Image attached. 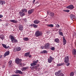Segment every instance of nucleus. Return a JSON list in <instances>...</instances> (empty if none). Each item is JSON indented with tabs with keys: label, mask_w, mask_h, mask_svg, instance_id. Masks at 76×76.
I'll return each mask as SVG.
<instances>
[{
	"label": "nucleus",
	"mask_w": 76,
	"mask_h": 76,
	"mask_svg": "<svg viewBox=\"0 0 76 76\" xmlns=\"http://www.w3.org/2000/svg\"><path fill=\"white\" fill-rule=\"evenodd\" d=\"M42 31H39L38 30L37 31L35 34V36L36 37H39L40 36H42Z\"/></svg>",
	"instance_id": "nucleus-1"
},
{
	"label": "nucleus",
	"mask_w": 76,
	"mask_h": 76,
	"mask_svg": "<svg viewBox=\"0 0 76 76\" xmlns=\"http://www.w3.org/2000/svg\"><path fill=\"white\" fill-rule=\"evenodd\" d=\"M15 61L16 63L17 64H19L20 66H22V63H21V61H22V59H20L19 58H17L15 59Z\"/></svg>",
	"instance_id": "nucleus-2"
},
{
	"label": "nucleus",
	"mask_w": 76,
	"mask_h": 76,
	"mask_svg": "<svg viewBox=\"0 0 76 76\" xmlns=\"http://www.w3.org/2000/svg\"><path fill=\"white\" fill-rule=\"evenodd\" d=\"M53 60H54V58H53L51 56H50L49 58L48 59V62L49 63H51L53 61Z\"/></svg>",
	"instance_id": "nucleus-3"
},
{
	"label": "nucleus",
	"mask_w": 76,
	"mask_h": 76,
	"mask_svg": "<svg viewBox=\"0 0 76 76\" xmlns=\"http://www.w3.org/2000/svg\"><path fill=\"white\" fill-rule=\"evenodd\" d=\"M38 62V60L34 61L31 64V66H36L37 65Z\"/></svg>",
	"instance_id": "nucleus-4"
},
{
	"label": "nucleus",
	"mask_w": 76,
	"mask_h": 76,
	"mask_svg": "<svg viewBox=\"0 0 76 76\" xmlns=\"http://www.w3.org/2000/svg\"><path fill=\"white\" fill-rule=\"evenodd\" d=\"M69 61V58L68 56H66L64 58V62L65 63H68Z\"/></svg>",
	"instance_id": "nucleus-5"
},
{
	"label": "nucleus",
	"mask_w": 76,
	"mask_h": 76,
	"mask_svg": "<svg viewBox=\"0 0 76 76\" xmlns=\"http://www.w3.org/2000/svg\"><path fill=\"white\" fill-rule=\"evenodd\" d=\"M66 8L67 9H70V10H72L74 8V7L72 5H69L66 7Z\"/></svg>",
	"instance_id": "nucleus-6"
},
{
	"label": "nucleus",
	"mask_w": 76,
	"mask_h": 76,
	"mask_svg": "<svg viewBox=\"0 0 76 76\" xmlns=\"http://www.w3.org/2000/svg\"><path fill=\"white\" fill-rule=\"evenodd\" d=\"M50 44L48 43L46 44V45H45V48L46 49H49V48H50Z\"/></svg>",
	"instance_id": "nucleus-7"
},
{
	"label": "nucleus",
	"mask_w": 76,
	"mask_h": 76,
	"mask_svg": "<svg viewBox=\"0 0 76 76\" xmlns=\"http://www.w3.org/2000/svg\"><path fill=\"white\" fill-rule=\"evenodd\" d=\"M34 10L33 9L29 10L28 11V15H31V14H32V13H33V12H34Z\"/></svg>",
	"instance_id": "nucleus-8"
},
{
	"label": "nucleus",
	"mask_w": 76,
	"mask_h": 76,
	"mask_svg": "<svg viewBox=\"0 0 76 76\" xmlns=\"http://www.w3.org/2000/svg\"><path fill=\"white\" fill-rule=\"evenodd\" d=\"M61 71H59L58 72H57L55 73V75L56 76H59L60 74L61 73Z\"/></svg>",
	"instance_id": "nucleus-9"
},
{
	"label": "nucleus",
	"mask_w": 76,
	"mask_h": 76,
	"mask_svg": "<svg viewBox=\"0 0 76 76\" xmlns=\"http://www.w3.org/2000/svg\"><path fill=\"white\" fill-rule=\"evenodd\" d=\"M18 28L20 31L23 30V26L22 25H20L18 26Z\"/></svg>",
	"instance_id": "nucleus-10"
},
{
	"label": "nucleus",
	"mask_w": 76,
	"mask_h": 76,
	"mask_svg": "<svg viewBox=\"0 0 76 76\" xmlns=\"http://www.w3.org/2000/svg\"><path fill=\"white\" fill-rule=\"evenodd\" d=\"M29 69V67H23L22 68V71H25L27 69Z\"/></svg>",
	"instance_id": "nucleus-11"
},
{
	"label": "nucleus",
	"mask_w": 76,
	"mask_h": 76,
	"mask_svg": "<svg viewBox=\"0 0 76 76\" xmlns=\"http://www.w3.org/2000/svg\"><path fill=\"white\" fill-rule=\"evenodd\" d=\"M48 15H50V16H54V13L51 12H48Z\"/></svg>",
	"instance_id": "nucleus-12"
},
{
	"label": "nucleus",
	"mask_w": 76,
	"mask_h": 76,
	"mask_svg": "<svg viewBox=\"0 0 76 76\" xmlns=\"http://www.w3.org/2000/svg\"><path fill=\"white\" fill-rule=\"evenodd\" d=\"M16 72L17 73H20V74H21V75H22V74H23V72H21V71L20 70H17L16 71Z\"/></svg>",
	"instance_id": "nucleus-13"
},
{
	"label": "nucleus",
	"mask_w": 76,
	"mask_h": 76,
	"mask_svg": "<svg viewBox=\"0 0 76 76\" xmlns=\"http://www.w3.org/2000/svg\"><path fill=\"white\" fill-rule=\"evenodd\" d=\"M2 45L3 47L6 48V49H7V48H9V46H8L7 47L6 46V45L4 44H2Z\"/></svg>",
	"instance_id": "nucleus-14"
},
{
	"label": "nucleus",
	"mask_w": 76,
	"mask_h": 76,
	"mask_svg": "<svg viewBox=\"0 0 76 76\" xmlns=\"http://www.w3.org/2000/svg\"><path fill=\"white\" fill-rule=\"evenodd\" d=\"M0 38H1L2 40H3L4 38V36L3 34L0 35Z\"/></svg>",
	"instance_id": "nucleus-15"
},
{
	"label": "nucleus",
	"mask_w": 76,
	"mask_h": 76,
	"mask_svg": "<svg viewBox=\"0 0 76 76\" xmlns=\"http://www.w3.org/2000/svg\"><path fill=\"white\" fill-rule=\"evenodd\" d=\"M55 42H57V43H59L60 42V39H59L56 38L54 40Z\"/></svg>",
	"instance_id": "nucleus-16"
},
{
	"label": "nucleus",
	"mask_w": 76,
	"mask_h": 76,
	"mask_svg": "<svg viewBox=\"0 0 76 76\" xmlns=\"http://www.w3.org/2000/svg\"><path fill=\"white\" fill-rule=\"evenodd\" d=\"M12 42L16 43L18 42V40L16 39L15 38L13 40H12Z\"/></svg>",
	"instance_id": "nucleus-17"
},
{
	"label": "nucleus",
	"mask_w": 76,
	"mask_h": 76,
	"mask_svg": "<svg viewBox=\"0 0 76 76\" xmlns=\"http://www.w3.org/2000/svg\"><path fill=\"white\" fill-rule=\"evenodd\" d=\"M19 14L20 15V16H23L25 15V14H24V13H23V12H20L19 13Z\"/></svg>",
	"instance_id": "nucleus-18"
},
{
	"label": "nucleus",
	"mask_w": 76,
	"mask_h": 76,
	"mask_svg": "<svg viewBox=\"0 0 76 76\" xmlns=\"http://www.w3.org/2000/svg\"><path fill=\"white\" fill-rule=\"evenodd\" d=\"M39 22H40V21L38 20H35L34 21V23L35 24H38Z\"/></svg>",
	"instance_id": "nucleus-19"
},
{
	"label": "nucleus",
	"mask_w": 76,
	"mask_h": 76,
	"mask_svg": "<svg viewBox=\"0 0 76 76\" xmlns=\"http://www.w3.org/2000/svg\"><path fill=\"white\" fill-rule=\"evenodd\" d=\"M10 52L9 51H7L4 53V55L5 56H8L9 55Z\"/></svg>",
	"instance_id": "nucleus-20"
},
{
	"label": "nucleus",
	"mask_w": 76,
	"mask_h": 76,
	"mask_svg": "<svg viewBox=\"0 0 76 76\" xmlns=\"http://www.w3.org/2000/svg\"><path fill=\"white\" fill-rule=\"evenodd\" d=\"M72 54L73 55H76V50L73 49L72 50Z\"/></svg>",
	"instance_id": "nucleus-21"
},
{
	"label": "nucleus",
	"mask_w": 76,
	"mask_h": 76,
	"mask_svg": "<svg viewBox=\"0 0 76 76\" xmlns=\"http://www.w3.org/2000/svg\"><path fill=\"white\" fill-rule=\"evenodd\" d=\"M10 22H13V23H17L18 22V21H16V20H10Z\"/></svg>",
	"instance_id": "nucleus-22"
},
{
	"label": "nucleus",
	"mask_w": 76,
	"mask_h": 76,
	"mask_svg": "<svg viewBox=\"0 0 76 76\" xmlns=\"http://www.w3.org/2000/svg\"><path fill=\"white\" fill-rule=\"evenodd\" d=\"M66 44V40L65 39H63V45H65Z\"/></svg>",
	"instance_id": "nucleus-23"
},
{
	"label": "nucleus",
	"mask_w": 76,
	"mask_h": 76,
	"mask_svg": "<svg viewBox=\"0 0 76 76\" xmlns=\"http://www.w3.org/2000/svg\"><path fill=\"white\" fill-rule=\"evenodd\" d=\"M29 54H30V53H25L24 54V56H25V57H28V56H29Z\"/></svg>",
	"instance_id": "nucleus-24"
},
{
	"label": "nucleus",
	"mask_w": 76,
	"mask_h": 76,
	"mask_svg": "<svg viewBox=\"0 0 76 76\" xmlns=\"http://www.w3.org/2000/svg\"><path fill=\"white\" fill-rule=\"evenodd\" d=\"M3 4H5V2L3 1H0V4L3 5Z\"/></svg>",
	"instance_id": "nucleus-25"
},
{
	"label": "nucleus",
	"mask_w": 76,
	"mask_h": 76,
	"mask_svg": "<svg viewBox=\"0 0 76 76\" xmlns=\"http://www.w3.org/2000/svg\"><path fill=\"white\" fill-rule=\"evenodd\" d=\"M71 19H74L75 18V15H71L70 16Z\"/></svg>",
	"instance_id": "nucleus-26"
},
{
	"label": "nucleus",
	"mask_w": 76,
	"mask_h": 76,
	"mask_svg": "<svg viewBox=\"0 0 76 76\" xmlns=\"http://www.w3.org/2000/svg\"><path fill=\"white\" fill-rule=\"evenodd\" d=\"M16 49L17 50V51H20V50H21V48H20V47H17Z\"/></svg>",
	"instance_id": "nucleus-27"
},
{
	"label": "nucleus",
	"mask_w": 76,
	"mask_h": 76,
	"mask_svg": "<svg viewBox=\"0 0 76 76\" xmlns=\"http://www.w3.org/2000/svg\"><path fill=\"white\" fill-rule=\"evenodd\" d=\"M10 38H11V41H12L14 39H15V38L13 36H12V35H10Z\"/></svg>",
	"instance_id": "nucleus-28"
},
{
	"label": "nucleus",
	"mask_w": 76,
	"mask_h": 76,
	"mask_svg": "<svg viewBox=\"0 0 76 76\" xmlns=\"http://www.w3.org/2000/svg\"><path fill=\"white\" fill-rule=\"evenodd\" d=\"M47 26H48L49 27H51V28H53V26H54L53 24H48L47 25Z\"/></svg>",
	"instance_id": "nucleus-29"
},
{
	"label": "nucleus",
	"mask_w": 76,
	"mask_h": 76,
	"mask_svg": "<svg viewBox=\"0 0 76 76\" xmlns=\"http://www.w3.org/2000/svg\"><path fill=\"white\" fill-rule=\"evenodd\" d=\"M22 11L23 12H27V10L26 9H23L22 10Z\"/></svg>",
	"instance_id": "nucleus-30"
},
{
	"label": "nucleus",
	"mask_w": 76,
	"mask_h": 76,
	"mask_svg": "<svg viewBox=\"0 0 76 76\" xmlns=\"http://www.w3.org/2000/svg\"><path fill=\"white\" fill-rule=\"evenodd\" d=\"M74 72H72L70 73V76H74Z\"/></svg>",
	"instance_id": "nucleus-31"
},
{
	"label": "nucleus",
	"mask_w": 76,
	"mask_h": 76,
	"mask_svg": "<svg viewBox=\"0 0 76 76\" xmlns=\"http://www.w3.org/2000/svg\"><path fill=\"white\" fill-rule=\"evenodd\" d=\"M23 39L24 41H28V39H28V37H25L23 38Z\"/></svg>",
	"instance_id": "nucleus-32"
},
{
	"label": "nucleus",
	"mask_w": 76,
	"mask_h": 76,
	"mask_svg": "<svg viewBox=\"0 0 76 76\" xmlns=\"http://www.w3.org/2000/svg\"><path fill=\"white\" fill-rule=\"evenodd\" d=\"M41 53H47V51H46V50H44L41 52Z\"/></svg>",
	"instance_id": "nucleus-33"
},
{
	"label": "nucleus",
	"mask_w": 76,
	"mask_h": 76,
	"mask_svg": "<svg viewBox=\"0 0 76 76\" xmlns=\"http://www.w3.org/2000/svg\"><path fill=\"white\" fill-rule=\"evenodd\" d=\"M33 26L34 27V28H37V27H38L37 25L36 24H33Z\"/></svg>",
	"instance_id": "nucleus-34"
},
{
	"label": "nucleus",
	"mask_w": 76,
	"mask_h": 76,
	"mask_svg": "<svg viewBox=\"0 0 76 76\" xmlns=\"http://www.w3.org/2000/svg\"><path fill=\"white\" fill-rule=\"evenodd\" d=\"M59 33L60 35H61L62 36H63V33H62V32H59Z\"/></svg>",
	"instance_id": "nucleus-35"
},
{
	"label": "nucleus",
	"mask_w": 76,
	"mask_h": 76,
	"mask_svg": "<svg viewBox=\"0 0 76 76\" xmlns=\"http://www.w3.org/2000/svg\"><path fill=\"white\" fill-rule=\"evenodd\" d=\"M33 69H35L36 70H37L38 69V68L36 66H33Z\"/></svg>",
	"instance_id": "nucleus-36"
},
{
	"label": "nucleus",
	"mask_w": 76,
	"mask_h": 76,
	"mask_svg": "<svg viewBox=\"0 0 76 76\" xmlns=\"http://www.w3.org/2000/svg\"><path fill=\"white\" fill-rule=\"evenodd\" d=\"M63 11L64 12H70L69 10H64Z\"/></svg>",
	"instance_id": "nucleus-37"
},
{
	"label": "nucleus",
	"mask_w": 76,
	"mask_h": 76,
	"mask_svg": "<svg viewBox=\"0 0 76 76\" xmlns=\"http://www.w3.org/2000/svg\"><path fill=\"white\" fill-rule=\"evenodd\" d=\"M63 65V64H59L57 65V66H60Z\"/></svg>",
	"instance_id": "nucleus-38"
},
{
	"label": "nucleus",
	"mask_w": 76,
	"mask_h": 76,
	"mask_svg": "<svg viewBox=\"0 0 76 76\" xmlns=\"http://www.w3.org/2000/svg\"><path fill=\"white\" fill-rule=\"evenodd\" d=\"M58 76H64V74L63 73H61Z\"/></svg>",
	"instance_id": "nucleus-39"
},
{
	"label": "nucleus",
	"mask_w": 76,
	"mask_h": 76,
	"mask_svg": "<svg viewBox=\"0 0 76 76\" xmlns=\"http://www.w3.org/2000/svg\"><path fill=\"white\" fill-rule=\"evenodd\" d=\"M23 20L25 22H27V20L26 19H23Z\"/></svg>",
	"instance_id": "nucleus-40"
},
{
	"label": "nucleus",
	"mask_w": 76,
	"mask_h": 76,
	"mask_svg": "<svg viewBox=\"0 0 76 76\" xmlns=\"http://www.w3.org/2000/svg\"><path fill=\"white\" fill-rule=\"evenodd\" d=\"M12 61H9V65H11V64H12Z\"/></svg>",
	"instance_id": "nucleus-41"
},
{
	"label": "nucleus",
	"mask_w": 76,
	"mask_h": 76,
	"mask_svg": "<svg viewBox=\"0 0 76 76\" xmlns=\"http://www.w3.org/2000/svg\"><path fill=\"white\" fill-rule=\"evenodd\" d=\"M51 50H55V48L54 47H52L51 48Z\"/></svg>",
	"instance_id": "nucleus-42"
},
{
	"label": "nucleus",
	"mask_w": 76,
	"mask_h": 76,
	"mask_svg": "<svg viewBox=\"0 0 76 76\" xmlns=\"http://www.w3.org/2000/svg\"><path fill=\"white\" fill-rule=\"evenodd\" d=\"M11 76H20V75H11Z\"/></svg>",
	"instance_id": "nucleus-43"
},
{
	"label": "nucleus",
	"mask_w": 76,
	"mask_h": 76,
	"mask_svg": "<svg viewBox=\"0 0 76 76\" xmlns=\"http://www.w3.org/2000/svg\"><path fill=\"white\" fill-rule=\"evenodd\" d=\"M66 66H69V65H70V63H67L66 64Z\"/></svg>",
	"instance_id": "nucleus-44"
},
{
	"label": "nucleus",
	"mask_w": 76,
	"mask_h": 76,
	"mask_svg": "<svg viewBox=\"0 0 76 76\" xmlns=\"http://www.w3.org/2000/svg\"><path fill=\"white\" fill-rule=\"evenodd\" d=\"M28 57H29V58H31L32 56H31V55H30V54H29L28 56Z\"/></svg>",
	"instance_id": "nucleus-45"
},
{
	"label": "nucleus",
	"mask_w": 76,
	"mask_h": 76,
	"mask_svg": "<svg viewBox=\"0 0 76 76\" xmlns=\"http://www.w3.org/2000/svg\"><path fill=\"white\" fill-rule=\"evenodd\" d=\"M3 15H0V18H3Z\"/></svg>",
	"instance_id": "nucleus-46"
},
{
	"label": "nucleus",
	"mask_w": 76,
	"mask_h": 76,
	"mask_svg": "<svg viewBox=\"0 0 76 76\" xmlns=\"http://www.w3.org/2000/svg\"><path fill=\"white\" fill-rule=\"evenodd\" d=\"M56 27L57 28H59V27H60V26L58 24H57V26H56Z\"/></svg>",
	"instance_id": "nucleus-47"
},
{
	"label": "nucleus",
	"mask_w": 76,
	"mask_h": 76,
	"mask_svg": "<svg viewBox=\"0 0 76 76\" xmlns=\"http://www.w3.org/2000/svg\"><path fill=\"white\" fill-rule=\"evenodd\" d=\"M14 51H17V49H16V48H15L14 49Z\"/></svg>",
	"instance_id": "nucleus-48"
},
{
	"label": "nucleus",
	"mask_w": 76,
	"mask_h": 76,
	"mask_svg": "<svg viewBox=\"0 0 76 76\" xmlns=\"http://www.w3.org/2000/svg\"><path fill=\"white\" fill-rule=\"evenodd\" d=\"M44 46H41V48H42V49H44Z\"/></svg>",
	"instance_id": "nucleus-49"
},
{
	"label": "nucleus",
	"mask_w": 76,
	"mask_h": 76,
	"mask_svg": "<svg viewBox=\"0 0 76 76\" xmlns=\"http://www.w3.org/2000/svg\"><path fill=\"white\" fill-rule=\"evenodd\" d=\"M2 55H0V58H2Z\"/></svg>",
	"instance_id": "nucleus-50"
},
{
	"label": "nucleus",
	"mask_w": 76,
	"mask_h": 76,
	"mask_svg": "<svg viewBox=\"0 0 76 76\" xmlns=\"http://www.w3.org/2000/svg\"><path fill=\"white\" fill-rule=\"evenodd\" d=\"M35 1V0H34L33 2V3H34V2Z\"/></svg>",
	"instance_id": "nucleus-51"
},
{
	"label": "nucleus",
	"mask_w": 76,
	"mask_h": 76,
	"mask_svg": "<svg viewBox=\"0 0 76 76\" xmlns=\"http://www.w3.org/2000/svg\"><path fill=\"white\" fill-rule=\"evenodd\" d=\"M39 64H37V67H39Z\"/></svg>",
	"instance_id": "nucleus-52"
},
{
	"label": "nucleus",
	"mask_w": 76,
	"mask_h": 76,
	"mask_svg": "<svg viewBox=\"0 0 76 76\" xmlns=\"http://www.w3.org/2000/svg\"><path fill=\"white\" fill-rule=\"evenodd\" d=\"M29 26H32V24H31V25H30Z\"/></svg>",
	"instance_id": "nucleus-53"
},
{
	"label": "nucleus",
	"mask_w": 76,
	"mask_h": 76,
	"mask_svg": "<svg viewBox=\"0 0 76 76\" xmlns=\"http://www.w3.org/2000/svg\"><path fill=\"white\" fill-rule=\"evenodd\" d=\"M45 21H46V22H47V19H45Z\"/></svg>",
	"instance_id": "nucleus-54"
},
{
	"label": "nucleus",
	"mask_w": 76,
	"mask_h": 76,
	"mask_svg": "<svg viewBox=\"0 0 76 76\" xmlns=\"http://www.w3.org/2000/svg\"><path fill=\"white\" fill-rule=\"evenodd\" d=\"M0 21H2V20L1 19H0Z\"/></svg>",
	"instance_id": "nucleus-55"
}]
</instances>
